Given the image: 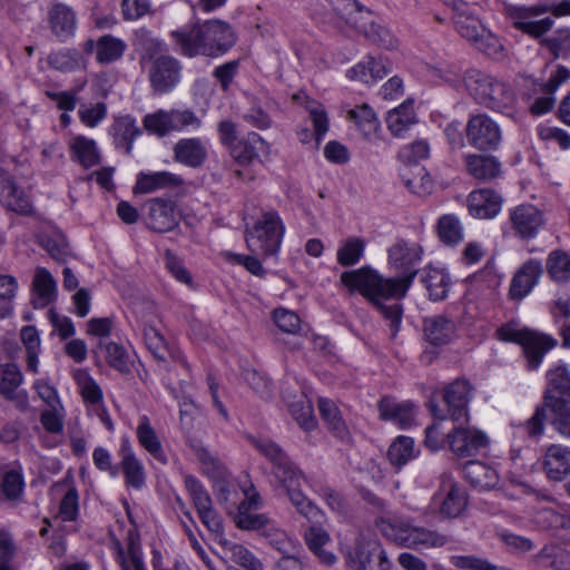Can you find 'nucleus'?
Listing matches in <instances>:
<instances>
[{"label":"nucleus","instance_id":"f257e3e1","mask_svg":"<svg viewBox=\"0 0 570 570\" xmlns=\"http://www.w3.org/2000/svg\"><path fill=\"white\" fill-rule=\"evenodd\" d=\"M423 249L414 242L397 239L389 249V266L397 276L384 277L371 266L346 271L340 281L351 293L357 292L366 298L389 322L391 337L395 338L400 331L403 308L397 302L405 297L419 272Z\"/></svg>","mask_w":570,"mask_h":570},{"label":"nucleus","instance_id":"f03ea898","mask_svg":"<svg viewBox=\"0 0 570 570\" xmlns=\"http://www.w3.org/2000/svg\"><path fill=\"white\" fill-rule=\"evenodd\" d=\"M253 445L273 463V474L286 491L291 503L312 525L305 530L304 540L318 561L327 567L333 566L337 558L324 547L330 542L328 532L321 527L323 511L312 502L299 489L303 472L289 460L287 454L268 439H250Z\"/></svg>","mask_w":570,"mask_h":570},{"label":"nucleus","instance_id":"7ed1b4c3","mask_svg":"<svg viewBox=\"0 0 570 570\" xmlns=\"http://www.w3.org/2000/svg\"><path fill=\"white\" fill-rule=\"evenodd\" d=\"M179 52L186 57L205 56L217 58L228 52L237 41L230 23L209 19L193 26H185L170 32Z\"/></svg>","mask_w":570,"mask_h":570},{"label":"nucleus","instance_id":"20e7f679","mask_svg":"<svg viewBox=\"0 0 570 570\" xmlns=\"http://www.w3.org/2000/svg\"><path fill=\"white\" fill-rule=\"evenodd\" d=\"M463 83L478 105L509 117L514 115L517 97L509 83L474 68L464 72Z\"/></svg>","mask_w":570,"mask_h":570},{"label":"nucleus","instance_id":"39448f33","mask_svg":"<svg viewBox=\"0 0 570 570\" xmlns=\"http://www.w3.org/2000/svg\"><path fill=\"white\" fill-rule=\"evenodd\" d=\"M375 525L387 540L411 549L441 548L449 542L446 535L423 527H412L396 515H381L375 520Z\"/></svg>","mask_w":570,"mask_h":570},{"label":"nucleus","instance_id":"423d86ee","mask_svg":"<svg viewBox=\"0 0 570 570\" xmlns=\"http://www.w3.org/2000/svg\"><path fill=\"white\" fill-rule=\"evenodd\" d=\"M333 10L363 33L371 42L384 49L396 47V39L374 19L372 11L364 9L356 0H332Z\"/></svg>","mask_w":570,"mask_h":570},{"label":"nucleus","instance_id":"0eeeda50","mask_svg":"<svg viewBox=\"0 0 570 570\" xmlns=\"http://www.w3.org/2000/svg\"><path fill=\"white\" fill-rule=\"evenodd\" d=\"M285 227L274 209L265 210L250 229L246 230V244L248 249L264 257L277 254Z\"/></svg>","mask_w":570,"mask_h":570},{"label":"nucleus","instance_id":"6e6552de","mask_svg":"<svg viewBox=\"0 0 570 570\" xmlns=\"http://www.w3.org/2000/svg\"><path fill=\"white\" fill-rule=\"evenodd\" d=\"M499 338L505 342L520 344L530 371L537 370L544 355L557 346V340L551 335L529 328L518 330L512 325H504L498 330Z\"/></svg>","mask_w":570,"mask_h":570},{"label":"nucleus","instance_id":"1a4fd4ad","mask_svg":"<svg viewBox=\"0 0 570 570\" xmlns=\"http://www.w3.org/2000/svg\"><path fill=\"white\" fill-rule=\"evenodd\" d=\"M472 386L466 380H455L446 385L442 393V399L448 407L446 412L436 404L433 399L430 400V410L434 419L444 421L452 419L454 422L468 419V404L471 400Z\"/></svg>","mask_w":570,"mask_h":570},{"label":"nucleus","instance_id":"9d476101","mask_svg":"<svg viewBox=\"0 0 570 570\" xmlns=\"http://www.w3.org/2000/svg\"><path fill=\"white\" fill-rule=\"evenodd\" d=\"M464 134L468 144L479 151L497 150L502 140L499 124L485 112L470 115Z\"/></svg>","mask_w":570,"mask_h":570},{"label":"nucleus","instance_id":"9b49d317","mask_svg":"<svg viewBox=\"0 0 570 570\" xmlns=\"http://www.w3.org/2000/svg\"><path fill=\"white\" fill-rule=\"evenodd\" d=\"M200 126V118L190 109L158 110L144 117L145 129L158 137H165L171 131H181L187 127Z\"/></svg>","mask_w":570,"mask_h":570},{"label":"nucleus","instance_id":"f8f14e48","mask_svg":"<svg viewBox=\"0 0 570 570\" xmlns=\"http://www.w3.org/2000/svg\"><path fill=\"white\" fill-rule=\"evenodd\" d=\"M350 568L354 570H391L392 563L376 540L357 539L346 554Z\"/></svg>","mask_w":570,"mask_h":570},{"label":"nucleus","instance_id":"ddd939ff","mask_svg":"<svg viewBox=\"0 0 570 570\" xmlns=\"http://www.w3.org/2000/svg\"><path fill=\"white\" fill-rule=\"evenodd\" d=\"M194 451L198 461L202 463L204 472L210 478L216 479L214 491L218 502L220 504H227L230 502L233 505H236L237 502L232 498V495H237V492L233 485L224 479V464L205 446H194Z\"/></svg>","mask_w":570,"mask_h":570},{"label":"nucleus","instance_id":"4468645a","mask_svg":"<svg viewBox=\"0 0 570 570\" xmlns=\"http://www.w3.org/2000/svg\"><path fill=\"white\" fill-rule=\"evenodd\" d=\"M180 62L173 56H159L151 63L148 78L153 90L163 95L170 92L180 81Z\"/></svg>","mask_w":570,"mask_h":570},{"label":"nucleus","instance_id":"2eb2a0df","mask_svg":"<svg viewBox=\"0 0 570 570\" xmlns=\"http://www.w3.org/2000/svg\"><path fill=\"white\" fill-rule=\"evenodd\" d=\"M548 4H534L530 7H517L511 10V18L513 26L532 37L540 38L548 32L552 26L553 20L550 17L537 19L539 16L549 12Z\"/></svg>","mask_w":570,"mask_h":570},{"label":"nucleus","instance_id":"dca6fc26","mask_svg":"<svg viewBox=\"0 0 570 570\" xmlns=\"http://www.w3.org/2000/svg\"><path fill=\"white\" fill-rule=\"evenodd\" d=\"M453 19L456 31L463 38L472 42L479 50L488 55L491 53V49L497 46V39L485 30L476 17L458 12Z\"/></svg>","mask_w":570,"mask_h":570},{"label":"nucleus","instance_id":"f3484780","mask_svg":"<svg viewBox=\"0 0 570 570\" xmlns=\"http://www.w3.org/2000/svg\"><path fill=\"white\" fill-rule=\"evenodd\" d=\"M246 500L237 505V514L235 515V523L237 528L243 530L259 531L263 535L266 529L274 522L266 514L253 513L250 508L257 507L259 494L255 491L253 484L249 489L244 490Z\"/></svg>","mask_w":570,"mask_h":570},{"label":"nucleus","instance_id":"a211bd4d","mask_svg":"<svg viewBox=\"0 0 570 570\" xmlns=\"http://www.w3.org/2000/svg\"><path fill=\"white\" fill-rule=\"evenodd\" d=\"M448 442L453 453L466 458L478 454L488 445L485 433L476 429L456 426L448 434Z\"/></svg>","mask_w":570,"mask_h":570},{"label":"nucleus","instance_id":"6ab92c4d","mask_svg":"<svg viewBox=\"0 0 570 570\" xmlns=\"http://www.w3.org/2000/svg\"><path fill=\"white\" fill-rule=\"evenodd\" d=\"M510 222L515 234L522 239L537 236L544 224L543 214L531 204H522L510 212Z\"/></svg>","mask_w":570,"mask_h":570},{"label":"nucleus","instance_id":"aec40b11","mask_svg":"<svg viewBox=\"0 0 570 570\" xmlns=\"http://www.w3.org/2000/svg\"><path fill=\"white\" fill-rule=\"evenodd\" d=\"M543 273L542 264L537 259H529L517 269L513 275L509 296L513 301H521L528 296L538 284Z\"/></svg>","mask_w":570,"mask_h":570},{"label":"nucleus","instance_id":"412c9836","mask_svg":"<svg viewBox=\"0 0 570 570\" xmlns=\"http://www.w3.org/2000/svg\"><path fill=\"white\" fill-rule=\"evenodd\" d=\"M0 204L20 215H28L32 212L30 198L2 168H0Z\"/></svg>","mask_w":570,"mask_h":570},{"label":"nucleus","instance_id":"4be33fe9","mask_svg":"<svg viewBox=\"0 0 570 570\" xmlns=\"http://www.w3.org/2000/svg\"><path fill=\"white\" fill-rule=\"evenodd\" d=\"M47 21L52 35L61 42L75 35L77 16L75 10L65 3L52 4L48 10Z\"/></svg>","mask_w":570,"mask_h":570},{"label":"nucleus","instance_id":"5701e85b","mask_svg":"<svg viewBox=\"0 0 570 570\" xmlns=\"http://www.w3.org/2000/svg\"><path fill=\"white\" fill-rule=\"evenodd\" d=\"M147 225L157 233H166L178 226L175 203L169 199L154 198L148 202Z\"/></svg>","mask_w":570,"mask_h":570},{"label":"nucleus","instance_id":"b1692460","mask_svg":"<svg viewBox=\"0 0 570 570\" xmlns=\"http://www.w3.org/2000/svg\"><path fill=\"white\" fill-rule=\"evenodd\" d=\"M503 199L493 189L482 188L472 191L468 198L469 213L481 219L495 217L502 208Z\"/></svg>","mask_w":570,"mask_h":570},{"label":"nucleus","instance_id":"393cba45","mask_svg":"<svg viewBox=\"0 0 570 570\" xmlns=\"http://www.w3.org/2000/svg\"><path fill=\"white\" fill-rule=\"evenodd\" d=\"M466 173L481 183H489L502 174L501 163L494 156L469 154L464 157Z\"/></svg>","mask_w":570,"mask_h":570},{"label":"nucleus","instance_id":"a878e982","mask_svg":"<svg viewBox=\"0 0 570 570\" xmlns=\"http://www.w3.org/2000/svg\"><path fill=\"white\" fill-rule=\"evenodd\" d=\"M120 466L127 487L136 490L146 483V472L142 462L136 456L129 440H124L119 449Z\"/></svg>","mask_w":570,"mask_h":570},{"label":"nucleus","instance_id":"bb28decb","mask_svg":"<svg viewBox=\"0 0 570 570\" xmlns=\"http://www.w3.org/2000/svg\"><path fill=\"white\" fill-rule=\"evenodd\" d=\"M377 409L382 420H390L401 429L410 428L414 421L415 407L410 401L395 402L393 399L384 396L379 401Z\"/></svg>","mask_w":570,"mask_h":570},{"label":"nucleus","instance_id":"cd10ccee","mask_svg":"<svg viewBox=\"0 0 570 570\" xmlns=\"http://www.w3.org/2000/svg\"><path fill=\"white\" fill-rule=\"evenodd\" d=\"M423 331L430 344L442 346L454 340L456 326L454 322L445 315H433L424 320Z\"/></svg>","mask_w":570,"mask_h":570},{"label":"nucleus","instance_id":"c85d7f7f","mask_svg":"<svg viewBox=\"0 0 570 570\" xmlns=\"http://www.w3.org/2000/svg\"><path fill=\"white\" fill-rule=\"evenodd\" d=\"M173 151L177 163L190 168L200 167L207 158L206 147L199 138H183L175 144Z\"/></svg>","mask_w":570,"mask_h":570},{"label":"nucleus","instance_id":"c756f323","mask_svg":"<svg viewBox=\"0 0 570 570\" xmlns=\"http://www.w3.org/2000/svg\"><path fill=\"white\" fill-rule=\"evenodd\" d=\"M543 469L549 479L561 481L570 473V449L550 445L543 458Z\"/></svg>","mask_w":570,"mask_h":570},{"label":"nucleus","instance_id":"7c9ffc66","mask_svg":"<svg viewBox=\"0 0 570 570\" xmlns=\"http://www.w3.org/2000/svg\"><path fill=\"white\" fill-rule=\"evenodd\" d=\"M391 67L392 65L387 59H375L368 56L367 61L358 62L350 69L347 77L370 85L385 77L391 71Z\"/></svg>","mask_w":570,"mask_h":570},{"label":"nucleus","instance_id":"2f4dec72","mask_svg":"<svg viewBox=\"0 0 570 570\" xmlns=\"http://www.w3.org/2000/svg\"><path fill=\"white\" fill-rule=\"evenodd\" d=\"M265 140L256 132L250 131L227 148L232 159L240 166H249L256 158Z\"/></svg>","mask_w":570,"mask_h":570},{"label":"nucleus","instance_id":"473e14b6","mask_svg":"<svg viewBox=\"0 0 570 570\" xmlns=\"http://www.w3.org/2000/svg\"><path fill=\"white\" fill-rule=\"evenodd\" d=\"M184 178L169 171L153 174L140 173L135 185V193L147 194L163 188H176L184 185Z\"/></svg>","mask_w":570,"mask_h":570},{"label":"nucleus","instance_id":"72a5a7b5","mask_svg":"<svg viewBox=\"0 0 570 570\" xmlns=\"http://www.w3.org/2000/svg\"><path fill=\"white\" fill-rule=\"evenodd\" d=\"M463 475L473 488L480 490H490L499 483L495 469L481 461H469L463 466Z\"/></svg>","mask_w":570,"mask_h":570},{"label":"nucleus","instance_id":"f704fd0d","mask_svg":"<svg viewBox=\"0 0 570 570\" xmlns=\"http://www.w3.org/2000/svg\"><path fill=\"white\" fill-rule=\"evenodd\" d=\"M548 386L544 392V404L551 400L570 399V373L564 365H558L547 372Z\"/></svg>","mask_w":570,"mask_h":570},{"label":"nucleus","instance_id":"c9c22d12","mask_svg":"<svg viewBox=\"0 0 570 570\" xmlns=\"http://www.w3.org/2000/svg\"><path fill=\"white\" fill-rule=\"evenodd\" d=\"M293 99L299 102L308 111L309 119L314 127L315 140L318 145L328 131L330 127L326 110L320 101L314 100L304 94H296Z\"/></svg>","mask_w":570,"mask_h":570},{"label":"nucleus","instance_id":"e433bc0d","mask_svg":"<svg viewBox=\"0 0 570 570\" xmlns=\"http://www.w3.org/2000/svg\"><path fill=\"white\" fill-rule=\"evenodd\" d=\"M318 410L322 419L325 421L333 435L343 442L350 441V431L343 421L336 404L328 399H320Z\"/></svg>","mask_w":570,"mask_h":570},{"label":"nucleus","instance_id":"4c0bfd02","mask_svg":"<svg viewBox=\"0 0 570 570\" xmlns=\"http://www.w3.org/2000/svg\"><path fill=\"white\" fill-rule=\"evenodd\" d=\"M137 439L139 444L156 459L157 461L161 462L163 464L167 463V456L165 454V451L163 449L161 442L156 434V431L150 424L149 419L144 415L136 430Z\"/></svg>","mask_w":570,"mask_h":570},{"label":"nucleus","instance_id":"58836bf2","mask_svg":"<svg viewBox=\"0 0 570 570\" xmlns=\"http://www.w3.org/2000/svg\"><path fill=\"white\" fill-rule=\"evenodd\" d=\"M111 129L116 146L124 149L127 155H130L135 138L141 134V130L136 126L135 119L128 115L118 117Z\"/></svg>","mask_w":570,"mask_h":570},{"label":"nucleus","instance_id":"ea45409f","mask_svg":"<svg viewBox=\"0 0 570 570\" xmlns=\"http://www.w3.org/2000/svg\"><path fill=\"white\" fill-rule=\"evenodd\" d=\"M401 177L404 186L420 197L431 194L433 189V179L423 167L404 168Z\"/></svg>","mask_w":570,"mask_h":570},{"label":"nucleus","instance_id":"a19ab883","mask_svg":"<svg viewBox=\"0 0 570 570\" xmlns=\"http://www.w3.org/2000/svg\"><path fill=\"white\" fill-rule=\"evenodd\" d=\"M544 406L550 411V421L554 430L563 438L570 439V399H554Z\"/></svg>","mask_w":570,"mask_h":570},{"label":"nucleus","instance_id":"79ce46f5","mask_svg":"<svg viewBox=\"0 0 570 570\" xmlns=\"http://www.w3.org/2000/svg\"><path fill=\"white\" fill-rule=\"evenodd\" d=\"M127 49V45L111 35L101 36L97 40V56L99 63L107 65L119 60Z\"/></svg>","mask_w":570,"mask_h":570},{"label":"nucleus","instance_id":"37998d69","mask_svg":"<svg viewBox=\"0 0 570 570\" xmlns=\"http://www.w3.org/2000/svg\"><path fill=\"white\" fill-rule=\"evenodd\" d=\"M540 45L553 59L570 58V28L557 29L549 37L542 38Z\"/></svg>","mask_w":570,"mask_h":570},{"label":"nucleus","instance_id":"c03bdc74","mask_svg":"<svg viewBox=\"0 0 570 570\" xmlns=\"http://www.w3.org/2000/svg\"><path fill=\"white\" fill-rule=\"evenodd\" d=\"M416 121L411 101L404 102L391 110L386 117V125L392 135L400 136Z\"/></svg>","mask_w":570,"mask_h":570},{"label":"nucleus","instance_id":"a18cd8bd","mask_svg":"<svg viewBox=\"0 0 570 570\" xmlns=\"http://www.w3.org/2000/svg\"><path fill=\"white\" fill-rule=\"evenodd\" d=\"M416 456L414 440L410 436H397L389 448L387 458L391 464L397 469L405 465Z\"/></svg>","mask_w":570,"mask_h":570},{"label":"nucleus","instance_id":"49530a36","mask_svg":"<svg viewBox=\"0 0 570 570\" xmlns=\"http://www.w3.org/2000/svg\"><path fill=\"white\" fill-rule=\"evenodd\" d=\"M47 61L50 67L62 72H70L85 67L82 55L77 49L66 48L51 52Z\"/></svg>","mask_w":570,"mask_h":570},{"label":"nucleus","instance_id":"de8ad7c7","mask_svg":"<svg viewBox=\"0 0 570 570\" xmlns=\"http://www.w3.org/2000/svg\"><path fill=\"white\" fill-rule=\"evenodd\" d=\"M423 283L429 292L430 299L438 302L446 298L451 278L444 271L431 268L426 272Z\"/></svg>","mask_w":570,"mask_h":570},{"label":"nucleus","instance_id":"09e8293b","mask_svg":"<svg viewBox=\"0 0 570 570\" xmlns=\"http://www.w3.org/2000/svg\"><path fill=\"white\" fill-rule=\"evenodd\" d=\"M72 158L77 159L83 167L89 168L100 160L96 142L83 136H77L70 142Z\"/></svg>","mask_w":570,"mask_h":570},{"label":"nucleus","instance_id":"8fccbe9b","mask_svg":"<svg viewBox=\"0 0 570 570\" xmlns=\"http://www.w3.org/2000/svg\"><path fill=\"white\" fill-rule=\"evenodd\" d=\"M566 554L553 547H544L538 554L532 557L530 570H568L564 567Z\"/></svg>","mask_w":570,"mask_h":570},{"label":"nucleus","instance_id":"3c124183","mask_svg":"<svg viewBox=\"0 0 570 570\" xmlns=\"http://www.w3.org/2000/svg\"><path fill=\"white\" fill-rule=\"evenodd\" d=\"M347 119L353 121L366 137L375 134L380 128L379 119L374 110L367 104L356 106L348 110Z\"/></svg>","mask_w":570,"mask_h":570},{"label":"nucleus","instance_id":"603ef678","mask_svg":"<svg viewBox=\"0 0 570 570\" xmlns=\"http://www.w3.org/2000/svg\"><path fill=\"white\" fill-rule=\"evenodd\" d=\"M142 335L145 344L153 356L158 362H166L171 352L161 332L154 325L145 324Z\"/></svg>","mask_w":570,"mask_h":570},{"label":"nucleus","instance_id":"864d4df0","mask_svg":"<svg viewBox=\"0 0 570 570\" xmlns=\"http://www.w3.org/2000/svg\"><path fill=\"white\" fill-rule=\"evenodd\" d=\"M366 243L360 237H350L337 249L336 259L341 266L356 265L363 257Z\"/></svg>","mask_w":570,"mask_h":570},{"label":"nucleus","instance_id":"5fc2aeb1","mask_svg":"<svg viewBox=\"0 0 570 570\" xmlns=\"http://www.w3.org/2000/svg\"><path fill=\"white\" fill-rule=\"evenodd\" d=\"M136 46L140 51V60L154 62L165 50L164 43L150 31L141 29L136 33Z\"/></svg>","mask_w":570,"mask_h":570},{"label":"nucleus","instance_id":"6e6d98bb","mask_svg":"<svg viewBox=\"0 0 570 570\" xmlns=\"http://www.w3.org/2000/svg\"><path fill=\"white\" fill-rule=\"evenodd\" d=\"M547 272L558 283L570 281V255L562 250H553L547 259Z\"/></svg>","mask_w":570,"mask_h":570},{"label":"nucleus","instance_id":"4d7b16f0","mask_svg":"<svg viewBox=\"0 0 570 570\" xmlns=\"http://www.w3.org/2000/svg\"><path fill=\"white\" fill-rule=\"evenodd\" d=\"M468 498L465 491L452 483L441 505V514L446 518H458L466 508Z\"/></svg>","mask_w":570,"mask_h":570},{"label":"nucleus","instance_id":"13d9d810","mask_svg":"<svg viewBox=\"0 0 570 570\" xmlns=\"http://www.w3.org/2000/svg\"><path fill=\"white\" fill-rule=\"evenodd\" d=\"M263 537L282 554L298 552L297 541L289 538L284 530L277 527L275 521L266 529Z\"/></svg>","mask_w":570,"mask_h":570},{"label":"nucleus","instance_id":"bf43d9fd","mask_svg":"<svg viewBox=\"0 0 570 570\" xmlns=\"http://www.w3.org/2000/svg\"><path fill=\"white\" fill-rule=\"evenodd\" d=\"M224 549L228 558L234 563L243 567L246 570H261L263 568L262 562L242 544L225 542Z\"/></svg>","mask_w":570,"mask_h":570},{"label":"nucleus","instance_id":"052dcab7","mask_svg":"<svg viewBox=\"0 0 570 570\" xmlns=\"http://www.w3.org/2000/svg\"><path fill=\"white\" fill-rule=\"evenodd\" d=\"M33 288L38 295L36 305L43 307L51 302L55 295L56 282L47 269L39 268L33 278Z\"/></svg>","mask_w":570,"mask_h":570},{"label":"nucleus","instance_id":"680f3d73","mask_svg":"<svg viewBox=\"0 0 570 570\" xmlns=\"http://www.w3.org/2000/svg\"><path fill=\"white\" fill-rule=\"evenodd\" d=\"M24 489L23 475L18 470H10L2 474L0 483V497L9 501L18 500Z\"/></svg>","mask_w":570,"mask_h":570},{"label":"nucleus","instance_id":"e2e57ef3","mask_svg":"<svg viewBox=\"0 0 570 570\" xmlns=\"http://www.w3.org/2000/svg\"><path fill=\"white\" fill-rule=\"evenodd\" d=\"M438 232L441 240L448 245L458 244L462 237V226L454 215H444L439 219Z\"/></svg>","mask_w":570,"mask_h":570},{"label":"nucleus","instance_id":"0e129e2a","mask_svg":"<svg viewBox=\"0 0 570 570\" xmlns=\"http://www.w3.org/2000/svg\"><path fill=\"white\" fill-rule=\"evenodd\" d=\"M22 383V373L13 363L0 364V393L11 394Z\"/></svg>","mask_w":570,"mask_h":570},{"label":"nucleus","instance_id":"69168bd1","mask_svg":"<svg viewBox=\"0 0 570 570\" xmlns=\"http://www.w3.org/2000/svg\"><path fill=\"white\" fill-rule=\"evenodd\" d=\"M107 363L121 373H129L130 362L125 347L118 343L109 342L106 344Z\"/></svg>","mask_w":570,"mask_h":570},{"label":"nucleus","instance_id":"338daca9","mask_svg":"<svg viewBox=\"0 0 570 570\" xmlns=\"http://www.w3.org/2000/svg\"><path fill=\"white\" fill-rule=\"evenodd\" d=\"M430 155V146L426 140L419 139L405 145L399 151V158L403 163L411 165L422 159H426Z\"/></svg>","mask_w":570,"mask_h":570},{"label":"nucleus","instance_id":"774afa93","mask_svg":"<svg viewBox=\"0 0 570 570\" xmlns=\"http://www.w3.org/2000/svg\"><path fill=\"white\" fill-rule=\"evenodd\" d=\"M451 563L456 568L466 570H505L504 568L491 563L487 559L474 556H453Z\"/></svg>","mask_w":570,"mask_h":570}]
</instances>
